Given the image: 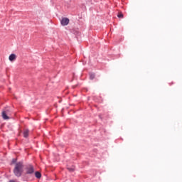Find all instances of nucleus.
Wrapping results in <instances>:
<instances>
[{
	"label": "nucleus",
	"instance_id": "nucleus-1",
	"mask_svg": "<svg viewBox=\"0 0 182 182\" xmlns=\"http://www.w3.org/2000/svg\"><path fill=\"white\" fill-rule=\"evenodd\" d=\"M23 171V164H22V162L17 163L14 170V173L15 176H16L17 177H21Z\"/></svg>",
	"mask_w": 182,
	"mask_h": 182
},
{
	"label": "nucleus",
	"instance_id": "nucleus-2",
	"mask_svg": "<svg viewBox=\"0 0 182 182\" xmlns=\"http://www.w3.org/2000/svg\"><path fill=\"white\" fill-rule=\"evenodd\" d=\"M35 172V169H33V166L32 165H28L26 168V174H33Z\"/></svg>",
	"mask_w": 182,
	"mask_h": 182
},
{
	"label": "nucleus",
	"instance_id": "nucleus-3",
	"mask_svg": "<svg viewBox=\"0 0 182 182\" xmlns=\"http://www.w3.org/2000/svg\"><path fill=\"white\" fill-rule=\"evenodd\" d=\"M60 23L62 26H66L69 25V18H63L62 20L60 21Z\"/></svg>",
	"mask_w": 182,
	"mask_h": 182
},
{
	"label": "nucleus",
	"instance_id": "nucleus-4",
	"mask_svg": "<svg viewBox=\"0 0 182 182\" xmlns=\"http://www.w3.org/2000/svg\"><path fill=\"white\" fill-rule=\"evenodd\" d=\"M10 62H15L16 60V55L15 54H11L9 57Z\"/></svg>",
	"mask_w": 182,
	"mask_h": 182
},
{
	"label": "nucleus",
	"instance_id": "nucleus-5",
	"mask_svg": "<svg viewBox=\"0 0 182 182\" xmlns=\"http://www.w3.org/2000/svg\"><path fill=\"white\" fill-rule=\"evenodd\" d=\"M2 117L4 120H8V119H9V117L6 115V112L5 111L2 112Z\"/></svg>",
	"mask_w": 182,
	"mask_h": 182
},
{
	"label": "nucleus",
	"instance_id": "nucleus-6",
	"mask_svg": "<svg viewBox=\"0 0 182 182\" xmlns=\"http://www.w3.org/2000/svg\"><path fill=\"white\" fill-rule=\"evenodd\" d=\"M28 136H29V130L26 129V130H24V132H23V136H24V137H28Z\"/></svg>",
	"mask_w": 182,
	"mask_h": 182
},
{
	"label": "nucleus",
	"instance_id": "nucleus-7",
	"mask_svg": "<svg viewBox=\"0 0 182 182\" xmlns=\"http://www.w3.org/2000/svg\"><path fill=\"white\" fill-rule=\"evenodd\" d=\"M35 175H36V177L37 178H41V177H42V175H41V173L38 172V171H36V172L35 173Z\"/></svg>",
	"mask_w": 182,
	"mask_h": 182
},
{
	"label": "nucleus",
	"instance_id": "nucleus-8",
	"mask_svg": "<svg viewBox=\"0 0 182 182\" xmlns=\"http://www.w3.org/2000/svg\"><path fill=\"white\" fill-rule=\"evenodd\" d=\"M117 16H118V18H123V14L119 13Z\"/></svg>",
	"mask_w": 182,
	"mask_h": 182
},
{
	"label": "nucleus",
	"instance_id": "nucleus-9",
	"mask_svg": "<svg viewBox=\"0 0 182 182\" xmlns=\"http://www.w3.org/2000/svg\"><path fill=\"white\" fill-rule=\"evenodd\" d=\"M68 170L70 171H73L75 170V168H68Z\"/></svg>",
	"mask_w": 182,
	"mask_h": 182
},
{
	"label": "nucleus",
	"instance_id": "nucleus-10",
	"mask_svg": "<svg viewBox=\"0 0 182 182\" xmlns=\"http://www.w3.org/2000/svg\"><path fill=\"white\" fill-rule=\"evenodd\" d=\"M95 77V75H90V79H93Z\"/></svg>",
	"mask_w": 182,
	"mask_h": 182
},
{
	"label": "nucleus",
	"instance_id": "nucleus-11",
	"mask_svg": "<svg viewBox=\"0 0 182 182\" xmlns=\"http://www.w3.org/2000/svg\"><path fill=\"white\" fill-rule=\"evenodd\" d=\"M12 163H16V159H13Z\"/></svg>",
	"mask_w": 182,
	"mask_h": 182
}]
</instances>
